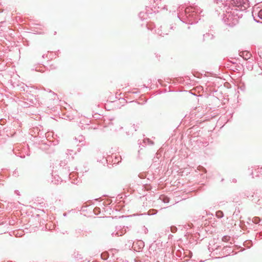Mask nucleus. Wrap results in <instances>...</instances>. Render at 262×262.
I'll return each instance as SVG.
<instances>
[{
	"instance_id": "nucleus-1",
	"label": "nucleus",
	"mask_w": 262,
	"mask_h": 262,
	"mask_svg": "<svg viewBox=\"0 0 262 262\" xmlns=\"http://www.w3.org/2000/svg\"><path fill=\"white\" fill-rule=\"evenodd\" d=\"M258 16L262 19V9L260 10L258 13Z\"/></svg>"
},
{
	"instance_id": "nucleus-2",
	"label": "nucleus",
	"mask_w": 262,
	"mask_h": 262,
	"mask_svg": "<svg viewBox=\"0 0 262 262\" xmlns=\"http://www.w3.org/2000/svg\"><path fill=\"white\" fill-rule=\"evenodd\" d=\"M222 212L221 211H219L216 213V215L218 217H222Z\"/></svg>"
},
{
	"instance_id": "nucleus-3",
	"label": "nucleus",
	"mask_w": 262,
	"mask_h": 262,
	"mask_svg": "<svg viewBox=\"0 0 262 262\" xmlns=\"http://www.w3.org/2000/svg\"><path fill=\"white\" fill-rule=\"evenodd\" d=\"M124 233V232L123 231L121 232V234H119V233H118V232H117L116 233H115V235H117V236H119V235H122V234H123Z\"/></svg>"
},
{
	"instance_id": "nucleus-4",
	"label": "nucleus",
	"mask_w": 262,
	"mask_h": 262,
	"mask_svg": "<svg viewBox=\"0 0 262 262\" xmlns=\"http://www.w3.org/2000/svg\"><path fill=\"white\" fill-rule=\"evenodd\" d=\"M114 232H113V233H112V235L113 236H114Z\"/></svg>"
}]
</instances>
